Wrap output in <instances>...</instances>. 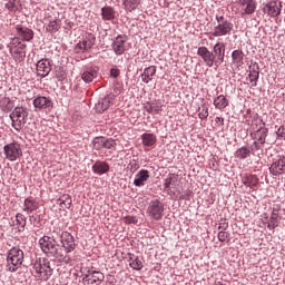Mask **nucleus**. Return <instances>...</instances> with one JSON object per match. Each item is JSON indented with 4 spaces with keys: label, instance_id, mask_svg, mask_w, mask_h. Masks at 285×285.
Wrapping results in <instances>:
<instances>
[{
    "label": "nucleus",
    "instance_id": "nucleus-26",
    "mask_svg": "<svg viewBox=\"0 0 285 285\" xmlns=\"http://www.w3.org/2000/svg\"><path fill=\"white\" fill-rule=\"evenodd\" d=\"M94 173L96 175H106L108 170H110V165H108L106 161H96L92 166Z\"/></svg>",
    "mask_w": 285,
    "mask_h": 285
},
{
    "label": "nucleus",
    "instance_id": "nucleus-40",
    "mask_svg": "<svg viewBox=\"0 0 285 285\" xmlns=\"http://www.w3.org/2000/svg\"><path fill=\"white\" fill-rule=\"evenodd\" d=\"M125 9L128 10V12H132V10H137L139 7V3H141V0H122Z\"/></svg>",
    "mask_w": 285,
    "mask_h": 285
},
{
    "label": "nucleus",
    "instance_id": "nucleus-17",
    "mask_svg": "<svg viewBox=\"0 0 285 285\" xmlns=\"http://www.w3.org/2000/svg\"><path fill=\"white\" fill-rule=\"evenodd\" d=\"M266 12L268 17H279V14H282V2L277 0H271L266 4Z\"/></svg>",
    "mask_w": 285,
    "mask_h": 285
},
{
    "label": "nucleus",
    "instance_id": "nucleus-50",
    "mask_svg": "<svg viewBox=\"0 0 285 285\" xmlns=\"http://www.w3.org/2000/svg\"><path fill=\"white\" fill-rule=\"evenodd\" d=\"M173 177H169L165 180V190H170V186H173Z\"/></svg>",
    "mask_w": 285,
    "mask_h": 285
},
{
    "label": "nucleus",
    "instance_id": "nucleus-33",
    "mask_svg": "<svg viewBox=\"0 0 285 285\" xmlns=\"http://www.w3.org/2000/svg\"><path fill=\"white\" fill-rule=\"evenodd\" d=\"M59 28H61V20L53 19L49 21L46 30L47 32H50V35H55V32H59Z\"/></svg>",
    "mask_w": 285,
    "mask_h": 285
},
{
    "label": "nucleus",
    "instance_id": "nucleus-22",
    "mask_svg": "<svg viewBox=\"0 0 285 285\" xmlns=\"http://www.w3.org/2000/svg\"><path fill=\"white\" fill-rule=\"evenodd\" d=\"M157 75V67L150 66L144 69V72L141 73V81L144 83H150L153 81V77Z\"/></svg>",
    "mask_w": 285,
    "mask_h": 285
},
{
    "label": "nucleus",
    "instance_id": "nucleus-20",
    "mask_svg": "<svg viewBox=\"0 0 285 285\" xmlns=\"http://www.w3.org/2000/svg\"><path fill=\"white\" fill-rule=\"evenodd\" d=\"M99 77V71L96 67H89L81 73V79L85 83H92Z\"/></svg>",
    "mask_w": 285,
    "mask_h": 285
},
{
    "label": "nucleus",
    "instance_id": "nucleus-24",
    "mask_svg": "<svg viewBox=\"0 0 285 285\" xmlns=\"http://www.w3.org/2000/svg\"><path fill=\"white\" fill-rule=\"evenodd\" d=\"M148 179H150V171H148L146 169H141L136 175L134 184L139 188V187L144 186V184H146V181H148Z\"/></svg>",
    "mask_w": 285,
    "mask_h": 285
},
{
    "label": "nucleus",
    "instance_id": "nucleus-7",
    "mask_svg": "<svg viewBox=\"0 0 285 285\" xmlns=\"http://www.w3.org/2000/svg\"><path fill=\"white\" fill-rule=\"evenodd\" d=\"M97 43V37L92 33H86L85 37L75 46V52L81 55V52H89Z\"/></svg>",
    "mask_w": 285,
    "mask_h": 285
},
{
    "label": "nucleus",
    "instance_id": "nucleus-48",
    "mask_svg": "<svg viewBox=\"0 0 285 285\" xmlns=\"http://www.w3.org/2000/svg\"><path fill=\"white\" fill-rule=\"evenodd\" d=\"M124 222L125 224H137V218H135V216H126Z\"/></svg>",
    "mask_w": 285,
    "mask_h": 285
},
{
    "label": "nucleus",
    "instance_id": "nucleus-41",
    "mask_svg": "<svg viewBox=\"0 0 285 285\" xmlns=\"http://www.w3.org/2000/svg\"><path fill=\"white\" fill-rule=\"evenodd\" d=\"M237 159H247V157H250V149L248 147H240L236 151Z\"/></svg>",
    "mask_w": 285,
    "mask_h": 285
},
{
    "label": "nucleus",
    "instance_id": "nucleus-51",
    "mask_svg": "<svg viewBox=\"0 0 285 285\" xmlns=\"http://www.w3.org/2000/svg\"><path fill=\"white\" fill-rule=\"evenodd\" d=\"M110 75H111V77H114L115 79H117V77H119V75H120V71H119V69H117V68H112V69L110 70Z\"/></svg>",
    "mask_w": 285,
    "mask_h": 285
},
{
    "label": "nucleus",
    "instance_id": "nucleus-10",
    "mask_svg": "<svg viewBox=\"0 0 285 285\" xmlns=\"http://www.w3.org/2000/svg\"><path fill=\"white\" fill-rule=\"evenodd\" d=\"M238 10L242 17L254 14L255 10H257V3L255 0H238Z\"/></svg>",
    "mask_w": 285,
    "mask_h": 285
},
{
    "label": "nucleus",
    "instance_id": "nucleus-6",
    "mask_svg": "<svg viewBox=\"0 0 285 285\" xmlns=\"http://www.w3.org/2000/svg\"><path fill=\"white\" fill-rule=\"evenodd\" d=\"M3 154L8 161H17V159L23 157V149L21 144L13 141L3 146Z\"/></svg>",
    "mask_w": 285,
    "mask_h": 285
},
{
    "label": "nucleus",
    "instance_id": "nucleus-36",
    "mask_svg": "<svg viewBox=\"0 0 285 285\" xmlns=\"http://www.w3.org/2000/svg\"><path fill=\"white\" fill-rule=\"evenodd\" d=\"M129 266L130 268H134V271H141V268H144V263H141V259H139V257L130 255Z\"/></svg>",
    "mask_w": 285,
    "mask_h": 285
},
{
    "label": "nucleus",
    "instance_id": "nucleus-12",
    "mask_svg": "<svg viewBox=\"0 0 285 285\" xmlns=\"http://www.w3.org/2000/svg\"><path fill=\"white\" fill-rule=\"evenodd\" d=\"M106 279V276L101 272H88L82 278V282L88 285L101 284Z\"/></svg>",
    "mask_w": 285,
    "mask_h": 285
},
{
    "label": "nucleus",
    "instance_id": "nucleus-37",
    "mask_svg": "<svg viewBox=\"0 0 285 285\" xmlns=\"http://www.w3.org/2000/svg\"><path fill=\"white\" fill-rule=\"evenodd\" d=\"M0 108L3 110V112H10L12 108H14V104H12V100L10 98L4 97L0 99Z\"/></svg>",
    "mask_w": 285,
    "mask_h": 285
},
{
    "label": "nucleus",
    "instance_id": "nucleus-2",
    "mask_svg": "<svg viewBox=\"0 0 285 285\" xmlns=\"http://www.w3.org/2000/svg\"><path fill=\"white\" fill-rule=\"evenodd\" d=\"M21 264H23V250L17 247L11 248L7 256V271L17 273L21 268Z\"/></svg>",
    "mask_w": 285,
    "mask_h": 285
},
{
    "label": "nucleus",
    "instance_id": "nucleus-9",
    "mask_svg": "<svg viewBox=\"0 0 285 285\" xmlns=\"http://www.w3.org/2000/svg\"><path fill=\"white\" fill-rule=\"evenodd\" d=\"M214 66L219 68L224 63V57H226V45L218 42L213 48Z\"/></svg>",
    "mask_w": 285,
    "mask_h": 285
},
{
    "label": "nucleus",
    "instance_id": "nucleus-32",
    "mask_svg": "<svg viewBox=\"0 0 285 285\" xmlns=\"http://www.w3.org/2000/svg\"><path fill=\"white\" fill-rule=\"evenodd\" d=\"M142 146H155L157 144V136L155 134H142L141 135Z\"/></svg>",
    "mask_w": 285,
    "mask_h": 285
},
{
    "label": "nucleus",
    "instance_id": "nucleus-34",
    "mask_svg": "<svg viewBox=\"0 0 285 285\" xmlns=\"http://www.w3.org/2000/svg\"><path fill=\"white\" fill-rule=\"evenodd\" d=\"M4 8L9 10V12H17L21 10V0H10L4 4Z\"/></svg>",
    "mask_w": 285,
    "mask_h": 285
},
{
    "label": "nucleus",
    "instance_id": "nucleus-15",
    "mask_svg": "<svg viewBox=\"0 0 285 285\" xmlns=\"http://www.w3.org/2000/svg\"><path fill=\"white\" fill-rule=\"evenodd\" d=\"M126 36H121L119 35L118 37H116V39L114 40L111 48L115 52V55H124L126 52Z\"/></svg>",
    "mask_w": 285,
    "mask_h": 285
},
{
    "label": "nucleus",
    "instance_id": "nucleus-1",
    "mask_svg": "<svg viewBox=\"0 0 285 285\" xmlns=\"http://www.w3.org/2000/svg\"><path fill=\"white\" fill-rule=\"evenodd\" d=\"M52 266L50 265V261L47 258H39L33 264V272L36 273V277L41 279V282H48L50 277H52Z\"/></svg>",
    "mask_w": 285,
    "mask_h": 285
},
{
    "label": "nucleus",
    "instance_id": "nucleus-5",
    "mask_svg": "<svg viewBox=\"0 0 285 285\" xmlns=\"http://www.w3.org/2000/svg\"><path fill=\"white\" fill-rule=\"evenodd\" d=\"M10 119L12 121V128L20 132L28 120V109L23 107H16L10 115Z\"/></svg>",
    "mask_w": 285,
    "mask_h": 285
},
{
    "label": "nucleus",
    "instance_id": "nucleus-45",
    "mask_svg": "<svg viewBox=\"0 0 285 285\" xmlns=\"http://www.w3.org/2000/svg\"><path fill=\"white\" fill-rule=\"evenodd\" d=\"M117 144L115 142V140L112 138H105V144L102 148H106L107 150H110V148H115Z\"/></svg>",
    "mask_w": 285,
    "mask_h": 285
},
{
    "label": "nucleus",
    "instance_id": "nucleus-42",
    "mask_svg": "<svg viewBox=\"0 0 285 285\" xmlns=\"http://www.w3.org/2000/svg\"><path fill=\"white\" fill-rule=\"evenodd\" d=\"M248 77L252 86H257V81L259 79V71L254 69L249 72Z\"/></svg>",
    "mask_w": 285,
    "mask_h": 285
},
{
    "label": "nucleus",
    "instance_id": "nucleus-30",
    "mask_svg": "<svg viewBox=\"0 0 285 285\" xmlns=\"http://www.w3.org/2000/svg\"><path fill=\"white\" fill-rule=\"evenodd\" d=\"M268 135V129H258L252 134V137L256 139L258 144H266V136Z\"/></svg>",
    "mask_w": 285,
    "mask_h": 285
},
{
    "label": "nucleus",
    "instance_id": "nucleus-28",
    "mask_svg": "<svg viewBox=\"0 0 285 285\" xmlns=\"http://www.w3.org/2000/svg\"><path fill=\"white\" fill-rule=\"evenodd\" d=\"M228 98L224 95H219L214 99V106L217 110H224V108H228Z\"/></svg>",
    "mask_w": 285,
    "mask_h": 285
},
{
    "label": "nucleus",
    "instance_id": "nucleus-3",
    "mask_svg": "<svg viewBox=\"0 0 285 285\" xmlns=\"http://www.w3.org/2000/svg\"><path fill=\"white\" fill-rule=\"evenodd\" d=\"M217 24L214 27L212 37H226L233 32L234 24L224 16H216Z\"/></svg>",
    "mask_w": 285,
    "mask_h": 285
},
{
    "label": "nucleus",
    "instance_id": "nucleus-43",
    "mask_svg": "<svg viewBox=\"0 0 285 285\" xmlns=\"http://www.w3.org/2000/svg\"><path fill=\"white\" fill-rule=\"evenodd\" d=\"M105 137H96L92 141V146L95 148V150H101V148H104V144H105Z\"/></svg>",
    "mask_w": 285,
    "mask_h": 285
},
{
    "label": "nucleus",
    "instance_id": "nucleus-52",
    "mask_svg": "<svg viewBox=\"0 0 285 285\" xmlns=\"http://www.w3.org/2000/svg\"><path fill=\"white\" fill-rule=\"evenodd\" d=\"M216 122H217V124H224V118H222V117H216Z\"/></svg>",
    "mask_w": 285,
    "mask_h": 285
},
{
    "label": "nucleus",
    "instance_id": "nucleus-31",
    "mask_svg": "<svg viewBox=\"0 0 285 285\" xmlns=\"http://www.w3.org/2000/svg\"><path fill=\"white\" fill-rule=\"evenodd\" d=\"M39 208V203L35 199L27 198L24 199L23 210L24 213H35Z\"/></svg>",
    "mask_w": 285,
    "mask_h": 285
},
{
    "label": "nucleus",
    "instance_id": "nucleus-29",
    "mask_svg": "<svg viewBox=\"0 0 285 285\" xmlns=\"http://www.w3.org/2000/svg\"><path fill=\"white\" fill-rule=\"evenodd\" d=\"M111 100L109 98V96L102 98L97 105H96V110L97 112H106V110H108L110 108L111 105Z\"/></svg>",
    "mask_w": 285,
    "mask_h": 285
},
{
    "label": "nucleus",
    "instance_id": "nucleus-38",
    "mask_svg": "<svg viewBox=\"0 0 285 285\" xmlns=\"http://www.w3.org/2000/svg\"><path fill=\"white\" fill-rule=\"evenodd\" d=\"M278 222H279V214H277V212H275V209H273L271 218H269V223L267 225L269 230H275V228H277V226H278Z\"/></svg>",
    "mask_w": 285,
    "mask_h": 285
},
{
    "label": "nucleus",
    "instance_id": "nucleus-13",
    "mask_svg": "<svg viewBox=\"0 0 285 285\" xmlns=\"http://www.w3.org/2000/svg\"><path fill=\"white\" fill-rule=\"evenodd\" d=\"M197 55L203 58L208 68H213V66H215V57L213 56V51L208 50V48L199 47Z\"/></svg>",
    "mask_w": 285,
    "mask_h": 285
},
{
    "label": "nucleus",
    "instance_id": "nucleus-44",
    "mask_svg": "<svg viewBox=\"0 0 285 285\" xmlns=\"http://www.w3.org/2000/svg\"><path fill=\"white\" fill-rule=\"evenodd\" d=\"M16 224L20 228H26V216L23 214L16 215Z\"/></svg>",
    "mask_w": 285,
    "mask_h": 285
},
{
    "label": "nucleus",
    "instance_id": "nucleus-46",
    "mask_svg": "<svg viewBox=\"0 0 285 285\" xmlns=\"http://www.w3.org/2000/svg\"><path fill=\"white\" fill-rule=\"evenodd\" d=\"M198 117L199 119H208V107L203 106V108H199Z\"/></svg>",
    "mask_w": 285,
    "mask_h": 285
},
{
    "label": "nucleus",
    "instance_id": "nucleus-47",
    "mask_svg": "<svg viewBox=\"0 0 285 285\" xmlns=\"http://www.w3.org/2000/svg\"><path fill=\"white\" fill-rule=\"evenodd\" d=\"M229 237V234L227 232H219L218 233V239L219 242H226Z\"/></svg>",
    "mask_w": 285,
    "mask_h": 285
},
{
    "label": "nucleus",
    "instance_id": "nucleus-19",
    "mask_svg": "<svg viewBox=\"0 0 285 285\" xmlns=\"http://www.w3.org/2000/svg\"><path fill=\"white\" fill-rule=\"evenodd\" d=\"M269 173L275 177L285 174V158L275 160L269 167Z\"/></svg>",
    "mask_w": 285,
    "mask_h": 285
},
{
    "label": "nucleus",
    "instance_id": "nucleus-53",
    "mask_svg": "<svg viewBox=\"0 0 285 285\" xmlns=\"http://www.w3.org/2000/svg\"><path fill=\"white\" fill-rule=\"evenodd\" d=\"M115 92H121V90H119V89H118V90H117V89H115Z\"/></svg>",
    "mask_w": 285,
    "mask_h": 285
},
{
    "label": "nucleus",
    "instance_id": "nucleus-25",
    "mask_svg": "<svg viewBox=\"0 0 285 285\" xmlns=\"http://www.w3.org/2000/svg\"><path fill=\"white\" fill-rule=\"evenodd\" d=\"M242 184L248 188H255L259 184V178L253 174H246L242 177Z\"/></svg>",
    "mask_w": 285,
    "mask_h": 285
},
{
    "label": "nucleus",
    "instance_id": "nucleus-11",
    "mask_svg": "<svg viewBox=\"0 0 285 285\" xmlns=\"http://www.w3.org/2000/svg\"><path fill=\"white\" fill-rule=\"evenodd\" d=\"M60 242L66 253H72V250L77 248V244L75 243V236H72V234H70L69 232L61 233Z\"/></svg>",
    "mask_w": 285,
    "mask_h": 285
},
{
    "label": "nucleus",
    "instance_id": "nucleus-16",
    "mask_svg": "<svg viewBox=\"0 0 285 285\" xmlns=\"http://www.w3.org/2000/svg\"><path fill=\"white\" fill-rule=\"evenodd\" d=\"M52 70V65L50 63V60L42 59L37 62V72L39 77H48Z\"/></svg>",
    "mask_w": 285,
    "mask_h": 285
},
{
    "label": "nucleus",
    "instance_id": "nucleus-4",
    "mask_svg": "<svg viewBox=\"0 0 285 285\" xmlns=\"http://www.w3.org/2000/svg\"><path fill=\"white\" fill-rule=\"evenodd\" d=\"M39 246L45 255H48L49 257H61V254L59 253V244H57V240L50 236L40 238Z\"/></svg>",
    "mask_w": 285,
    "mask_h": 285
},
{
    "label": "nucleus",
    "instance_id": "nucleus-35",
    "mask_svg": "<svg viewBox=\"0 0 285 285\" xmlns=\"http://www.w3.org/2000/svg\"><path fill=\"white\" fill-rule=\"evenodd\" d=\"M101 14H102V19H105V21H112V19H115V9L112 7H104L101 9Z\"/></svg>",
    "mask_w": 285,
    "mask_h": 285
},
{
    "label": "nucleus",
    "instance_id": "nucleus-18",
    "mask_svg": "<svg viewBox=\"0 0 285 285\" xmlns=\"http://www.w3.org/2000/svg\"><path fill=\"white\" fill-rule=\"evenodd\" d=\"M33 107L38 110H46L47 108H52V100L45 96H38L33 99Z\"/></svg>",
    "mask_w": 285,
    "mask_h": 285
},
{
    "label": "nucleus",
    "instance_id": "nucleus-8",
    "mask_svg": "<svg viewBox=\"0 0 285 285\" xmlns=\"http://www.w3.org/2000/svg\"><path fill=\"white\" fill-rule=\"evenodd\" d=\"M147 215L157 222L158 219H161L164 216V203H161L159 199L151 200L147 208Z\"/></svg>",
    "mask_w": 285,
    "mask_h": 285
},
{
    "label": "nucleus",
    "instance_id": "nucleus-49",
    "mask_svg": "<svg viewBox=\"0 0 285 285\" xmlns=\"http://www.w3.org/2000/svg\"><path fill=\"white\" fill-rule=\"evenodd\" d=\"M276 135L277 137H281V139H285V127H279L278 130L276 131Z\"/></svg>",
    "mask_w": 285,
    "mask_h": 285
},
{
    "label": "nucleus",
    "instance_id": "nucleus-39",
    "mask_svg": "<svg viewBox=\"0 0 285 285\" xmlns=\"http://www.w3.org/2000/svg\"><path fill=\"white\" fill-rule=\"evenodd\" d=\"M59 206L61 208H70L72 206V198H70V195L63 194L59 199H58Z\"/></svg>",
    "mask_w": 285,
    "mask_h": 285
},
{
    "label": "nucleus",
    "instance_id": "nucleus-27",
    "mask_svg": "<svg viewBox=\"0 0 285 285\" xmlns=\"http://www.w3.org/2000/svg\"><path fill=\"white\" fill-rule=\"evenodd\" d=\"M232 60L236 68H242V66H244V51L234 50L232 53Z\"/></svg>",
    "mask_w": 285,
    "mask_h": 285
},
{
    "label": "nucleus",
    "instance_id": "nucleus-23",
    "mask_svg": "<svg viewBox=\"0 0 285 285\" xmlns=\"http://www.w3.org/2000/svg\"><path fill=\"white\" fill-rule=\"evenodd\" d=\"M164 108L161 102H147L144 106V110L148 112V115H159Z\"/></svg>",
    "mask_w": 285,
    "mask_h": 285
},
{
    "label": "nucleus",
    "instance_id": "nucleus-14",
    "mask_svg": "<svg viewBox=\"0 0 285 285\" xmlns=\"http://www.w3.org/2000/svg\"><path fill=\"white\" fill-rule=\"evenodd\" d=\"M26 43L18 42V46H14L13 48L10 49V52L18 63H21L23 59H26Z\"/></svg>",
    "mask_w": 285,
    "mask_h": 285
},
{
    "label": "nucleus",
    "instance_id": "nucleus-21",
    "mask_svg": "<svg viewBox=\"0 0 285 285\" xmlns=\"http://www.w3.org/2000/svg\"><path fill=\"white\" fill-rule=\"evenodd\" d=\"M16 30L19 39H22V41H32L35 39V31L32 29L18 26Z\"/></svg>",
    "mask_w": 285,
    "mask_h": 285
}]
</instances>
